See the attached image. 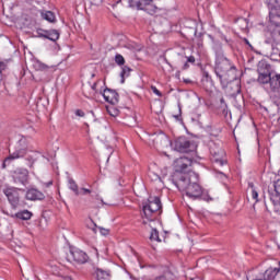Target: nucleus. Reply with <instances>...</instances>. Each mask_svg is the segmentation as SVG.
<instances>
[{
    "label": "nucleus",
    "instance_id": "f257e3e1",
    "mask_svg": "<svg viewBox=\"0 0 280 280\" xmlns=\"http://www.w3.org/2000/svg\"><path fill=\"white\" fill-rule=\"evenodd\" d=\"M194 163H196L194 158L187 155L177 158L173 162L174 172L170 177V182L173 183L179 191L187 189V186L194 183V174H196L191 172V165H194Z\"/></svg>",
    "mask_w": 280,
    "mask_h": 280
},
{
    "label": "nucleus",
    "instance_id": "f03ea898",
    "mask_svg": "<svg viewBox=\"0 0 280 280\" xmlns=\"http://www.w3.org/2000/svg\"><path fill=\"white\" fill-rule=\"evenodd\" d=\"M214 72L222 86H226L229 82L237 80V68L226 57L215 59Z\"/></svg>",
    "mask_w": 280,
    "mask_h": 280
},
{
    "label": "nucleus",
    "instance_id": "7ed1b4c3",
    "mask_svg": "<svg viewBox=\"0 0 280 280\" xmlns=\"http://www.w3.org/2000/svg\"><path fill=\"white\" fill-rule=\"evenodd\" d=\"M142 224H148V222L159 220V217L163 213V203H161V198L150 196L148 201L142 203Z\"/></svg>",
    "mask_w": 280,
    "mask_h": 280
},
{
    "label": "nucleus",
    "instance_id": "20e7f679",
    "mask_svg": "<svg viewBox=\"0 0 280 280\" xmlns=\"http://www.w3.org/2000/svg\"><path fill=\"white\" fill-rule=\"evenodd\" d=\"M184 194L191 200H205L206 202H213L215 198L211 197L208 191H203L200 184H198V174H192V183L186 186V189H182Z\"/></svg>",
    "mask_w": 280,
    "mask_h": 280
},
{
    "label": "nucleus",
    "instance_id": "39448f33",
    "mask_svg": "<svg viewBox=\"0 0 280 280\" xmlns=\"http://www.w3.org/2000/svg\"><path fill=\"white\" fill-rule=\"evenodd\" d=\"M257 82L261 86H265V84H268L270 82V78L275 74V70L272 69V66L265 59L260 60L257 65Z\"/></svg>",
    "mask_w": 280,
    "mask_h": 280
},
{
    "label": "nucleus",
    "instance_id": "423d86ee",
    "mask_svg": "<svg viewBox=\"0 0 280 280\" xmlns=\"http://www.w3.org/2000/svg\"><path fill=\"white\" fill-rule=\"evenodd\" d=\"M265 89L273 102V104H280V73H275L267 84H265Z\"/></svg>",
    "mask_w": 280,
    "mask_h": 280
},
{
    "label": "nucleus",
    "instance_id": "0eeeda50",
    "mask_svg": "<svg viewBox=\"0 0 280 280\" xmlns=\"http://www.w3.org/2000/svg\"><path fill=\"white\" fill-rule=\"evenodd\" d=\"M128 1L129 8H136V10H143L147 14L154 16L159 12L156 5L152 4V0H119L116 3H124Z\"/></svg>",
    "mask_w": 280,
    "mask_h": 280
},
{
    "label": "nucleus",
    "instance_id": "6e6552de",
    "mask_svg": "<svg viewBox=\"0 0 280 280\" xmlns=\"http://www.w3.org/2000/svg\"><path fill=\"white\" fill-rule=\"evenodd\" d=\"M30 150V141L27 138L22 137L15 144V150L5 158V161H16V159H23Z\"/></svg>",
    "mask_w": 280,
    "mask_h": 280
},
{
    "label": "nucleus",
    "instance_id": "1a4fd4ad",
    "mask_svg": "<svg viewBox=\"0 0 280 280\" xmlns=\"http://www.w3.org/2000/svg\"><path fill=\"white\" fill-rule=\"evenodd\" d=\"M172 145L176 152L182 153L194 152V150H196L194 142L189 141L185 136L175 139Z\"/></svg>",
    "mask_w": 280,
    "mask_h": 280
},
{
    "label": "nucleus",
    "instance_id": "9d476101",
    "mask_svg": "<svg viewBox=\"0 0 280 280\" xmlns=\"http://www.w3.org/2000/svg\"><path fill=\"white\" fill-rule=\"evenodd\" d=\"M68 259L69 261H74V264H86L89 261V255L79 248L71 247Z\"/></svg>",
    "mask_w": 280,
    "mask_h": 280
},
{
    "label": "nucleus",
    "instance_id": "9b49d317",
    "mask_svg": "<svg viewBox=\"0 0 280 280\" xmlns=\"http://www.w3.org/2000/svg\"><path fill=\"white\" fill-rule=\"evenodd\" d=\"M12 178L18 185H27V178H30V171L26 168H16L12 173Z\"/></svg>",
    "mask_w": 280,
    "mask_h": 280
},
{
    "label": "nucleus",
    "instance_id": "f8f14e48",
    "mask_svg": "<svg viewBox=\"0 0 280 280\" xmlns=\"http://www.w3.org/2000/svg\"><path fill=\"white\" fill-rule=\"evenodd\" d=\"M3 192L7 196L9 202L13 207V209H16V207H19V202H20L19 188L9 187V188L4 189Z\"/></svg>",
    "mask_w": 280,
    "mask_h": 280
},
{
    "label": "nucleus",
    "instance_id": "ddd939ff",
    "mask_svg": "<svg viewBox=\"0 0 280 280\" xmlns=\"http://www.w3.org/2000/svg\"><path fill=\"white\" fill-rule=\"evenodd\" d=\"M37 34L39 38H47L48 40H51L52 43H56L58 38H60V32L58 30H43L39 28L37 31Z\"/></svg>",
    "mask_w": 280,
    "mask_h": 280
},
{
    "label": "nucleus",
    "instance_id": "4468645a",
    "mask_svg": "<svg viewBox=\"0 0 280 280\" xmlns=\"http://www.w3.org/2000/svg\"><path fill=\"white\" fill-rule=\"evenodd\" d=\"M103 95L105 102H108V104H119V93L113 89H105L103 92H101Z\"/></svg>",
    "mask_w": 280,
    "mask_h": 280
},
{
    "label": "nucleus",
    "instance_id": "2eb2a0df",
    "mask_svg": "<svg viewBox=\"0 0 280 280\" xmlns=\"http://www.w3.org/2000/svg\"><path fill=\"white\" fill-rule=\"evenodd\" d=\"M208 38H210V40L212 43L211 47L214 52L215 60H218L220 58H225L224 49L222 48V43H220V40L215 39V37H213V35H208Z\"/></svg>",
    "mask_w": 280,
    "mask_h": 280
},
{
    "label": "nucleus",
    "instance_id": "dca6fc26",
    "mask_svg": "<svg viewBox=\"0 0 280 280\" xmlns=\"http://www.w3.org/2000/svg\"><path fill=\"white\" fill-rule=\"evenodd\" d=\"M223 89H228L231 97H237L242 93V85L238 81H230Z\"/></svg>",
    "mask_w": 280,
    "mask_h": 280
},
{
    "label": "nucleus",
    "instance_id": "f3484780",
    "mask_svg": "<svg viewBox=\"0 0 280 280\" xmlns=\"http://www.w3.org/2000/svg\"><path fill=\"white\" fill-rule=\"evenodd\" d=\"M210 154L213 155L214 159V163H219V165H226V160L223 159V156H225L226 153H224V150L222 149H213L210 148Z\"/></svg>",
    "mask_w": 280,
    "mask_h": 280
},
{
    "label": "nucleus",
    "instance_id": "a211bd4d",
    "mask_svg": "<svg viewBox=\"0 0 280 280\" xmlns=\"http://www.w3.org/2000/svg\"><path fill=\"white\" fill-rule=\"evenodd\" d=\"M26 200H45V194L36 188H31L26 191Z\"/></svg>",
    "mask_w": 280,
    "mask_h": 280
},
{
    "label": "nucleus",
    "instance_id": "6ab92c4d",
    "mask_svg": "<svg viewBox=\"0 0 280 280\" xmlns=\"http://www.w3.org/2000/svg\"><path fill=\"white\" fill-rule=\"evenodd\" d=\"M201 84L202 86H205V89L213 88V79H211V75L209 74V72L207 71L202 72Z\"/></svg>",
    "mask_w": 280,
    "mask_h": 280
},
{
    "label": "nucleus",
    "instance_id": "aec40b11",
    "mask_svg": "<svg viewBox=\"0 0 280 280\" xmlns=\"http://www.w3.org/2000/svg\"><path fill=\"white\" fill-rule=\"evenodd\" d=\"M275 192L269 190V198L273 205H277V198L280 196V179L273 184ZM276 194V195H275Z\"/></svg>",
    "mask_w": 280,
    "mask_h": 280
},
{
    "label": "nucleus",
    "instance_id": "412c9836",
    "mask_svg": "<svg viewBox=\"0 0 280 280\" xmlns=\"http://www.w3.org/2000/svg\"><path fill=\"white\" fill-rule=\"evenodd\" d=\"M40 16L44 19V21H47L48 23H56V13L52 11L42 10Z\"/></svg>",
    "mask_w": 280,
    "mask_h": 280
},
{
    "label": "nucleus",
    "instance_id": "4be33fe9",
    "mask_svg": "<svg viewBox=\"0 0 280 280\" xmlns=\"http://www.w3.org/2000/svg\"><path fill=\"white\" fill-rule=\"evenodd\" d=\"M82 93L88 100H95V91L91 90L90 85L82 86Z\"/></svg>",
    "mask_w": 280,
    "mask_h": 280
},
{
    "label": "nucleus",
    "instance_id": "5701e85b",
    "mask_svg": "<svg viewBox=\"0 0 280 280\" xmlns=\"http://www.w3.org/2000/svg\"><path fill=\"white\" fill-rule=\"evenodd\" d=\"M33 69H35V71H48L49 66L43 63L40 60H34L33 61Z\"/></svg>",
    "mask_w": 280,
    "mask_h": 280
},
{
    "label": "nucleus",
    "instance_id": "b1692460",
    "mask_svg": "<svg viewBox=\"0 0 280 280\" xmlns=\"http://www.w3.org/2000/svg\"><path fill=\"white\" fill-rule=\"evenodd\" d=\"M33 213L30 210H23L15 213V218L19 220H32Z\"/></svg>",
    "mask_w": 280,
    "mask_h": 280
},
{
    "label": "nucleus",
    "instance_id": "393cba45",
    "mask_svg": "<svg viewBox=\"0 0 280 280\" xmlns=\"http://www.w3.org/2000/svg\"><path fill=\"white\" fill-rule=\"evenodd\" d=\"M130 71H132V69H130V67H128V66H124L121 68V72H120L121 84H124V82H126V78L130 77Z\"/></svg>",
    "mask_w": 280,
    "mask_h": 280
},
{
    "label": "nucleus",
    "instance_id": "a878e982",
    "mask_svg": "<svg viewBox=\"0 0 280 280\" xmlns=\"http://www.w3.org/2000/svg\"><path fill=\"white\" fill-rule=\"evenodd\" d=\"M186 58H187V60L184 61V63L182 66V71H187V69H189V65H196V57L189 56Z\"/></svg>",
    "mask_w": 280,
    "mask_h": 280
},
{
    "label": "nucleus",
    "instance_id": "bb28decb",
    "mask_svg": "<svg viewBox=\"0 0 280 280\" xmlns=\"http://www.w3.org/2000/svg\"><path fill=\"white\" fill-rule=\"evenodd\" d=\"M95 275H96L97 280L108 279V277H109L108 271L103 270V269H96Z\"/></svg>",
    "mask_w": 280,
    "mask_h": 280
},
{
    "label": "nucleus",
    "instance_id": "cd10ccee",
    "mask_svg": "<svg viewBox=\"0 0 280 280\" xmlns=\"http://www.w3.org/2000/svg\"><path fill=\"white\" fill-rule=\"evenodd\" d=\"M252 189V198L255 200V203L259 202V192H257V189H255V185L253 183L248 184Z\"/></svg>",
    "mask_w": 280,
    "mask_h": 280
},
{
    "label": "nucleus",
    "instance_id": "c85d7f7f",
    "mask_svg": "<svg viewBox=\"0 0 280 280\" xmlns=\"http://www.w3.org/2000/svg\"><path fill=\"white\" fill-rule=\"evenodd\" d=\"M69 189L75 194V196H80V190L78 189V184L73 179H69Z\"/></svg>",
    "mask_w": 280,
    "mask_h": 280
},
{
    "label": "nucleus",
    "instance_id": "c756f323",
    "mask_svg": "<svg viewBox=\"0 0 280 280\" xmlns=\"http://www.w3.org/2000/svg\"><path fill=\"white\" fill-rule=\"evenodd\" d=\"M8 69V63L0 61V86L3 85V71Z\"/></svg>",
    "mask_w": 280,
    "mask_h": 280
},
{
    "label": "nucleus",
    "instance_id": "7c9ffc66",
    "mask_svg": "<svg viewBox=\"0 0 280 280\" xmlns=\"http://www.w3.org/2000/svg\"><path fill=\"white\" fill-rule=\"evenodd\" d=\"M151 242H161V237H159V230L152 229L150 234Z\"/></svg>",
    "mask_w": 280,
    "mask_h": 280
},
{
    "label": "nucleus",
    "instance_id": "2f4dec72",
    "mask_svg": "<svg viewBox=\"0 0 280 280\" xmlns=\"http://www.w3.org/2000/svg\"><path fill=\"white\" fill-rule=\"evenodd\" d=\"M115 62L118 65V67H124L126 65V59L120 54H116Z\"/></svg>",
    "mask_w": 280,
    "mask_h": 280
},
{
    "label": "nucleus",
    "instance_id": "473e14b6",
    "mask_svg": "<svg viewBox=\"0 0 280 280\" xmlns=\"http://www.w3.org/2000/svg\"><path fill=\"white\" fill-rule=\"evenodd\" d=\"M175 121H178L179 124H183V108L180 105H178V114L173 115Z\"/></svg>",
    "mask_w": 280,
    "mask_h": 280
},
{
    "label": "nucleus",
    "instance_id": "72a5a7b5",
    "mask_svg": "<svg viewBox=\"0 0 280 280\" xmlns=\"http://www.w3.org/2000/svg\"><path fill=\"white\" fill-rule=\"evenodd\" d=\"M219 38H220L221 40H224V43H226V45H228L229 47H233V39L228 38L226 35L220 33Z\"/></svg>",
    "mask_w": 280,
    "mask_h": 280
},
{
    "label": "nucleus",
    "instance_id": "f704fd0d",
    "mask_svg": "<svg viewBox=\"0 0 280 280\" xmlns=\"http://www.w3.org/2000/svg\"><path fill=\"white\" fill-rule=\"evenodd\" d=\"M201 36H202V33H200L199 37L195 40V45L198 47V49H202V47H205Z\"/></svg>",
    "mask_w": 280,
    "mask_h": 280
},
{
    "label": "nucleus",
    "instance_id": "c9c22d12",
    "mask_svg": "<svg viewBox=\"0 0 280 280\" xmlns=\"http://www.w3.org/2000/svg\"><path fill=\"white\" fill-rule=\"evenodd\" d=\"M90 91H94V95H97V82H94L93 84L89 83Z\"/></svg>",
    "mask_w": 280,
    "mask_h": 280
},
{
    "label": "nucleus",
    "instance_id": "e433bc0d",
    "mask_svg": "<svg viewBox=\"0 0 280 280\" xmlns=\"http://www.w3.org/2000/svg\"><path fill=\"white\" fill-rule=\"evenodd\" d=\"M151 91L154 93V95H158V97H163V93H161L156 86L152 85Z\"/></svg>",
    "mask_w": 280,
    "mask_h": 280
},
{
    "label": "nucleus",
    "instance_id": "4c0bfd02",
    "mask_svg": "<svg viewBox=\"0 0 280 280\" xmlns=\"http://www.w3.org/2000/svg\"><path fill=\"white\" fill-rule=\"evenodd\" d=\"M98 230H100L101 235H104V236H106L110 233V230H108L106 228H98Z\"/></svg>",
    "mask_w": 280,
    "mask_h": 280
},
{
    "label": "nucleus",
    "instance_id": "58836bf2",
    "mask_svg": "<svg viewBox=\"0 0 280 280\" xmlns=\"http://www.w3.org/2000/svg\"><path fill=\"white\" fill-rule=\"evenodd\" d=\"M82 196H86L89 194H92L91 189L89 188H81V191H79Z\"/></svg>",
    "mask_w": 280,
    "mask_h": 280
},
{
    "label": "nucleus",
    "instance_id": "ea45409f",
    "mask_svg": "<svg viewBox=\"0 0 280 280\" xmlns=\"http://www.w3.org/2000/svg\"><path fill=\"white\" fill-rule=\"evenodd\" d=\"M238 23L243 24V30H246V27H248V22L246 21V19H240Z\"/></svg>",
    "mask_w": 280,
    "mask_h": 280
},
{
    "label": "nucleus",
    "instance_id": "a19ab883",
    "mask_svg": "<svg viewBox=\"0 0 280 280\" xmlns=\"http://www.w3.org/2000/svg\"><path fill=\"white\" fill-rule=\"evenodd\" d=\"M220 104H221V105H220V108H226V106H228V105H226V101L224 100V97H221V98H220Z\"/></svg>",
    "mask_w": 280,
    "mask_h": 280
},
{
    "label": "nucleus",
    "instance_id": "79ce46f5",
    "mask_svg": "<svg viewBox=\"0 0 280 280\" xmlns=\"http://www.w3.org/2000/svg\"><path fill=\"white\" fill-rule=\"evenodd\" d=\"M75 115H77V117H84V110H82V109H77L75 110Z\"/></svg>",
    "mask_w": 280,
    "mask_h": 280
},
{
    "label": "nucleus",
    "instance_id": "37998d69",
    "mask_svg": "<svg viewBox=\"0 0 280 280\" xmlns=\"http://www.w3.org/2000/svg\"><path fill=\"white\" fill-rule=\"evenodd\" d=\"M132 49H133V51H141V49H143V47L136 45V46H132Z\"/></svg>",
    "mask_w": 280,
    "mask_h": 280
},
{
    "label": "nucleus",
    "instance_id": "c03bdc74",
    "mask_svg": "<svg viewBox=\"0 0 280 280\" xmlns=\"http://www.w3.org/2000/svg\"><path fill=\"white\" fill-rule=\"evenodd\" d=\"M222 114L224 115V117H226V115H229V106H226V108H221Z\"/></svg>",
    "mask_w": 280,
    "mask_h": 280
},
{
    "label": "nucleus",
    "instance_id": "a18cd8bd",
    "mask_svg": "<svg viewBox=\"0 0 280 280\" xmlns=\"http://www.w3.org/2000/svg\"><path fill=\"white\" fill-rule=\"evenodd\" d=\"M108 113H109V115H112V117H117V110H114V112H110V110H108Z\"/></svg>",
    "mask_w": 280,
    "mask_h": 280
},
{
    "label": "nucleus",
    "instance_id": "49530a36",
    "mask_svg": "<svg viewBox=\"0 0 280 280\" xmlns=\"http://www.w3.org/2000/svg\"><path fill=\"white\" fill-rule=\"evenodd\" d=\"M108 113H109V115H112V117H117V110H114V112H110V110H108Z\"/></svg>",
    "mask_w": 280,
    "mask_h": 280
},
{
    "label": "nucleus",
    "instance_id": "de8ad7c7",
    "mask_svg": "<svg viewBox=\"0 0 280 280\" xmlns=\"http://www.w3.org/2000/svg\"><path fill=\"white\" fill-rule=\"evenodd\" d=\"M95 2V5H100V4H102V2L104 1V0H94Z\"/></svg>",
    "mask_w": 280,
    "mask_h": 280
},
{
    "label": "nucleus",
    "instance_id": "09e8293b",
    "mask_svg": "<svg viewBox=\"0 0 280 280\" xmlns=\"http://www.w3.org/2000/svg\"><path fill=\"white\" fill-rule=\"evenodd\" d=\"M244 40L248 45V47H250V49H253V45H250V42H248V39H246V38Z\"/></svg>",
    "mask_w": 280,
    "mask_h": 280
},
{
    "label": "nucleus",
    "instance_id": "8fccbe9b",
    "mask_svg": "<svg viewBox=\"0 0 280 280\" xmlns=\"http://www.w3.org/2000/svg\"><path fill=\"white\" fill-rule=\"evenodd\" d=\"M155 280H165V276L156 277Z\"/></svg>",
    "mask_w": 280,
    "mask_h": 280
},
{
    "label": "nucleus",
    "instance_id": "3c124183",
    "mask_svg": "<svg viewBox=\"0 0 280 280\" xmlns=\"http://www.w3.org/2000/svg\"><path fill=\"white\" fill-rule=\"evenodd\" d=\"M92 231H93L94 233H97V225H96V224H94V228L92 229Z\"/></svg>",
    "mask_w": 280,
    "mask_h": 280
},
{
    "label": "nucleus",
    "instance_id": "603ef678",
    "mask_svg": "<svg viewBox=\"0 0 280 280\" xmlns=\"http://www.w3.org/2000/svg\"><path fill=\"white\" fill-rule=\"evenodd\" d=\"M7 162H8V161L4 160V162L2 163V170H5V167H7V164H5V163H7Z\"/></svg>",
    "mask_w": 280,
    "mask_h": 280
},
{
    "label": "nucleus",
    "instance_id": "864d4df0",
    "mask_svg": "<svg viewBox=\"0 0 280 280\" xmlns=\"http://www.w3.org/2000/svg\"><path fill=\"white\" fill-rule=\"evenodd\" d=\"M196 34H198V31L195 30V36H196Z\"/></svg>",
    "mask_w": 280,
    "mask_h": 280
},
{
    "label": "nucleus",
    "instance_id": "5fc2aeb1",
    "mask_svg": "<svg viewBox=\"0 0 280 280\" xmlns=\"http://www.w3.org/2000/svg\"><path fill=\"white\" fill-rule=\"evenodd\" d=\"M96 198H97V199H100V196H98V195H96Z\"/></svg>",
    "mask_w": 280,
    "mask_h": 280
}]
</instances>
